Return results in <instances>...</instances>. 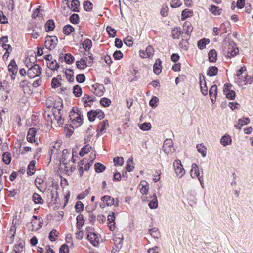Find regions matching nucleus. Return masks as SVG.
<instances>
[{
	"instance_id": "1",
	"label": "nucleus",
	"mask_w": 253,
	"mask_h": 253,
	"mask_svg": "<svg viewBox=\"0 0 253 253\" xmlns=\"http://www.w3.org/2000/svg\"><path fill=\"white\" fill-rule=\"evenodd\" d=\"M27 75L30 78L39 76L41 74V69L40 66L35 64L28 69Z\"/></svg>"
},
{
	"instance_id": "2",
	"label": "nucleus",
	"mask_w": 253,
	"mask_h": 253,
	"mask_svg": "<svg viewBox=\"0 0 253 253\" xmlns=\"http://www.w3.org/2000/svg\"><path fill=\"white\" fill-rule=\"evenodd\" d=\"M162 151L166 154H170L174 152L173 142L171 139H166L164 142L162 148Z\"/></svg>"
},
{
	"instance_id": "3",
	"label": "nucleus",
	"mask_w": 253,
	"mask_h": 253,
	"mask_svg": "<svg viewBox=\"0 0 253 253\" xmlns=\"http://www.w3.org/2000/svg\"><path fill=\"white\" fill-rule=\"evenodd\" d=\"M176 176L180 178L185 174V170L179 160H175L173 164Z\"/></svg>"
},
{
	"instance_id": "4",
	"label": "nucleus",
	"mask_w": 253,
	"mask_h": 253,
	"mask_svg": "<svg viewBox=\"0 0 253 253\" xmlns=\"http://www.w3.org/2000/svg\"><path fill=\"white\" fill-rule=\"evenodd\" d=\"M57 38L55 36H47L46 37L45 46L47 48L52 49L57 44Z\"/></svg>"
},
{
	"instance_id": "5",
	"label": "nucleus",
	"mask_w": 253,
	"mask_h": 253,
	"mask_svg": "<svg viewBox=\"0 0 253 253\" xmlns=\"http://www.w3.org/2000/svg\"><path fill=\"white\" fill-rule=\"evenodd\" d=\"M62 142L61 140L57 141L55 145L52 147L51 149L50 157V158H53L54 159L58 158L59 155V151L60 150V146L61 145Z\"/></svg>"
},
{
	"instance_id": "6",
	"label": "nucleus",
	"mask_w": 253,
	"mask_h": 253,
	"mask_svg": "<svg viewBox=\"0 0 253 253\" xmlns=\"http://www.w3.org/2000/svg\"><path fill=\"white\" fill-rule=\"evenodd\" d=\"M70 120L72 122V124L75 126V127H78L80 126L82 123V119L81 116L75 112H71Z\"/></svg>"
},
{
	"instance_id": "7",
	"label": "nucleus",
	"mask_w": 253,
	"mask_h": 253,
	"mask_svg": "<svg viewBox=\"0 0 253 253\" xmlns=\"http://www.w3.org/2000/svg\"><path fill=\"white\" fill-rule=\"evenodd\" d=\"M86 230L88 232V239L94 246H96L99 243V241L98 236L94 232L91 231V230L90 228H87Z\"/></svg>"
},
{
	"instance_id": "8",
	"label": "nucleus",
	"mask_w": 253,
	"mask_h": 253,
	"mask_svg": "<svg viewBox=\"0 0 253 253\" xmlns=\"http://www.w3.org/2000/svg\"><path fill=\"white\" fill-rule=\"evenodd\" d=\"M51 123L55 126H61L63 124V120L62 119L61 116L58 112L57 114H52L51 118Z\"/></svg>"
},
{
	"instance_id": "9",
	"label": "nucleus",
	"mask_w": 253,
	"mask_h": 253,
	"mask_svg": "<svg viewBox=\"0 0 253 253\" xmlns=\"http://www.w3.org/2000/svg\"><path fill=\"white\" fill-rule=\"evenodd\" d=\"M239 52L233 42H230L228 46L227 56L232 57L235 56Z\"/></svg>"
},
{
	"instance_id": "10",
	"label": "nucleus",
	"mask_w": 253,
	"mask_h": 253,
	"mask_svg": "<svg viewBox=\"0 0 253 253\" xmlns=\"http://www.w3.org/2000/svg\"><path fill=\"white\" fill-rule=\"evenodd\" d=\"M101 200L102 201L104 204L102 205L100 204V206L102 208H104L105 203L108 206H111L113 205L115 202L114 199L108 195H106L102 197L101 198Z\"/></svg>"
},
{
	"instance_id": "11",
	"label": "nucleus",
	"mask_w": 253,
	"mask_h": 253,
	"mask_svg": "<svg viewBox=\"0 0 253 253\" xmlns=\"http://www.w3.org/2000/svg\"><path fill=\"white\" fill-rule=\"evenodd\" d=\"M154 54V49L151 46H148L145 51H141L140 56L142 58H149Z\"/></svg>"
},
{
	"instance_id": "12",
	"label": "nucleus",
	"mask_w": 253,
	"mask_h": 253,
	"mask_svg": "<svg viewBox=\"0 0 253 253\" xmlns=\"http://www.w3.org/2000/svg\"><path fill=\"white\" fill-rule=\"evenodd\" d=\"M8 70L9 72L11 73V77L12 79L14 80L18 70L17 65L14 61L10 62L8 65Z\"/></svg>"
},
{
	"instance_id": "13",
	"label": "nucleus",
	"mask_w": 253,
	"mask_h": 253,
	"mask_svg": "<svg viewBox=\"0 0 253 253\" xmlns=\"http://www.w3.org/2000/svg\"><path fill=\"white\" fill-rule=\"evenodd\" d=\"M190 175L192 178H198L200 179V173L198 166L196 164H193L192 165V169L190 171Z\"/></svg>"
},
{
	"instance_id": "14",
	"label": "nucleus",
	"mask_w": 253,
	"mask_h": 253,
	"mask_svg": "<svg viewBox=\"0 0 253 253\" xmlns=\"http://www.w3.org/2000/svg\"><path fill=\"white\" fill-rule=\"evenodd\" d=\"M211 101L212 103L215 101L216 96L217 94V87L214 85L211 87L209 91Z\"/></svg>"
},
{
	"instance_id": "15",
	"label": "nucleus",
	"mask_w": 253,
	"mask_h": 253,
	"mask_svg": "<svg viewBox=\"0 0 253 253\" xmlns=\"http://www.w3.org/2000/svg\"><path fill=\"white\" fill-rule=\"evenodd\" d=\"M92 91L98 96H101L103 94V86L98 84L92 86Z\"/></svg>"
},
{
	"instance_id": "16",
	"label": "nucleus",
	"mask_w": 253,
	"mask_h": 253,
	"mask_svg": "<svg viewBox=\"0 0 253 253\" xmlns=\"http://www.w3.org/2000/svg\"><path fill=\"white\" fill-rule=\"evenodd\" d=\"M139 187L140 189V191L142 194L144 195L148 193L149 190V184L146 181H141L139 186Z\"/></svg>"
},
{
	"instance_id": "17",
	"label": "nucleus",
	"mask_w": 253,
	"mask_h": 253,
	"mask_svg": "<svg viewBox=\"0 0 253 253\" xmlns=\"http://www.w3.org/2000/svg\"><path fill=\"white\" fill-rule=\"evenodd\" d=\"M161 63V61L159 59H158L156 60V62L154 65L153 71L156 75L159 74L162 71Z\"/></svg>"
},
{
	"instance_id": "18",
	"label": "nucleus",
	"mask_w": 253,
	"mask_h": 253,
	"mask_svg": "<svg viewBox=\"0 0 253 253\" xmlns=\"http://www.w3.org/2000/svg\"><path fill=\"white\" fill-rule=\"evenodd\" d=\"M76 65L78 69H84L87 66H91L92 62L89 61L88 64H85L84 60L81 59L80 61H76Z\"/></svg>"
},
{
	"instance_id": "19",
	"label": "nucleus",
	"mask_w": 253,
	"mask_h": 253,
	"mask_svg": "<svg viewBox=\"0 0 253 253\" xmlns=\"http://www.w3.org/2000/svg\"><path fill=\"white\" fill-rule=\"evenodd\" d=\"M71 157L70 154L68 150H64L62 152V158L60 160V162L64 164H66L69 161Z\"/></svg>"
},
{
	"instance_id": "20",
	"label": "nucleus",
	"mask_w": 253,
	"mask_h": 253,
	"mask_svg": "<svg viewBox=\"0 0 253 253\" xmlns=\"http://www.w3.org/2000/svg\"><path fill=\"white\" fill-rule=\"evenodd\" d=\"M41 32V27L35 26L32 29L30 30L29 32L32 37L34 39H37L39 36Z\"/></svg>"
},
{
	"instance_id": "21",
	"label": "nucleus",
	"mask_w": 253,
	"mask_h": 253,
	"mask_svg": "<svg viewBox=\"0 0 253 253\" xmlns=\"http://www.w3.org/2000/svg\"><path fill=\"white\" fill-rule=\"evenodd\" d=\"M36 132V131L35 128H31L29 129L27 136V139L29 142H33V141H35L34 137Z\"/></svg>"
},
{
	"instance_id": "22",
	"label": "nucleus",
	"mask_w": 253,
	"mask_h": 253,
	"mask_svg": "<svg viewBox=\"0 0 253 253\" xmlns=\"http://www.w3.org/2000/svg\"><path fill=\"white\" fill-rule=\"evenodd\" d=\"M158 205V200L156 195H154L150 197V200L149 203V206L151 209H156Z\"/></svg>"
},
{
	"instance_id": "23",
	"label": "nucleus",
	"mask_w": 253,
	"mask_h": 253,
	"mask_svg": "<svg viewBox=\"0 0 253 253\" xmlns=\"http://www.w3.org/2000/svg\"><path fill=\"white\" fill-rule=\"evenodd\" d=\"M21 86L23 88V90L25 94L29 95L32 93V90L30 88V86L28 85V83L26 81H22L21 83Z\"/></svg>"
},
{
	"instance_id": "24",
	"label": "nucleus",
	"mask_w": 253,
	"mask_h": 253,
	"mask_svg": "<svg viewBox=\"0 0 253 253\" xmlns=\"http://www.w3.org/2000/svg\"><path fill=\"white\" fill-rule=\"evenodd\" d=\"M15 233V226H13L11 228L9 232V235L7 236L6 238V241L8 243L11 244L13 242V238L14 237Z\"/></svg>"
},
{
	"instance_id": "25",
	"label": "nucleus",
	"mask_w": 253,
	"mask_h": 253,
	"mask_svg": "<svg viewBox=\"0 0 253 253\" xmlns=\"http://www.w3.org/2000/svg\"><path fill=\"white\" fill-rule=\"evenodd\" d=\"M250 120L248 118L240 119L235 126L237 129H241L242 126L248 124Z\"/></svg>"
},
{
	"instance_id": "26",
	"label": "nucleus",
	"mask_w": 253,
	"mask_h": 253,
	"mask_svg": "<svg viewBox=\"0 0 253 253\" xmlns=\"http://www.w3.org/2000/svg\"><path fill=\"white\" fill-rule=\"evenodd\" d=\"M210 40L208 39L203 38L198 42V47L200 49H203L206 47V45L209 44Z\"/></svg>"
},
{
	"instance_id": "27",
	"label": "nucleus",
	"mask_w": 253,
	"mask_h": 253,
	"mask_svg": "<svg viewBox=\"0 0 253 253\" xmlns=\"http://www.w3.org/2000/svg\"><path fill=\"white\" fill-rule=\"evenodd\" d=\"M231 30L230 25L228 22H225L220 25V31L221 33H227Z\"/></svg>"
},
{
	"instance_id": "28",
	"label": "nucleus",
	"mask_w": 253,
	"mask_h": 253,
	"mask_svg": "<svg viewBox=\"0 0 253 253\" xmlns=\"http://www.w3.org/2000/svg\"><path fill=\"white\" fill-rule=\"evenodd\" d=\"M51 85L54 88H57L61 86V80L57 78H53L52 80Z\"/></svg>"
},
{
	"instance_id": "29",
	"label": "nucleus",
	"mask_w": 253,
	"mask_h": 253,
	"mask_svg": "<svg viewBox=\"0 0 253 253\" xmlns=\"http://www.w3.org/2000/svg\"><path fill=\"white\" fill-rule=\"evenodd\" d=\"M183 30L188 35L190 34L193 30L192 24L189 22H186L183 25Z\"/></svg>"
},
{
	"instance_id": "30",
	"label": "nucleus",
	"mask_w": 253,
	"mask_h": 253,
	"mask_svg": "<svg viewBox=\"0 0 253 253\" xmlns=\"http://www.w3.org/2000/svg\"><path fill=\"white\" fill-rule=\"evenodd\" d=\"M47 66L51 70L54 71L56 70L59 67L55 60L47 62Z\"/></svg>"
},
{
	"instance_id": "31",
	"label": "nucleus",
	"mask_w": 253,
	"mask_h": 253,
	"mask_svg": "<svg viewBox=\"0 0 253 253\" xmlns=\"http://www.w3.org/2000/svg\"><path fill=\"white\" fill-rule=\"evenodd\" d=\"M218 69L215 66L210 67L207 71V75L209 76H215L217 74Z\"/></svg>"
},
{
	"instance_id": "32",
	"label": "nucleus",
	"mask_w": 253,
	"mask_h": 253,
	"mask_svg": "<svg viewBox=\"0 0 253 253\" xmlns=\"http://www.w3.org/2000/svg\"><path fill=\"white\" fill-rule=\"evenodd\" d=\"M36 162L35 161H32L28 166L27 170V174L29 175H32L35 172V167Z\"/></svg>"
},
{
	"instance_id": "33",
	"label": "nucleus",
	"mask_w": 253,
	"mask_h": 253,
	"mask_svg": "<svg viewBox=\"0 0 253 253\" xmlns=\"http://www.w3.org/2000/svg\"><path fill=\"white\" fill-rule=\"evenodd\" d=\"M220 142L223 146H226L231 143V139L228 135H225L221 138Z\"/></svg>"
},
{
	"instance_id": "34",
	"label": "nucleus",
	"mask_w": 253,
	"mask_h": 253,
	"mask_svg": "<svg viewBox=\"0 0 253 253\" xmlns=\"http://www.w3.org/2000/svg\"><path fill=\"white\" fill-rule=\"evenodd\" d=\"M223 91L226 96V97L231 100L234 99L235 96V92L233 90L224 88Z\"/></svg>"
},
{
	"instance_id": "35",
	"label": "nucleus",
	"mask_w": 253,
	"mask_h": 253,
	"mask_svg": "<svg viewBox=\"0 0 253 253\" xmlns=\"http://www.w3.org/2000/svg\"><path fill=\"white\" fill-rule=\"evenodd\" d=\"M217 53L215 50H211L209 52V60L211 62H214L216 60Z\"/></svg>"
},
{
	"instance_id": "36",
	"label": "nucleus",
	"mask_w": 253,
	"mask_h": 253,
	"mask_svg": "<svg viewBox=\"0 0 253 253\" xmlns=\"http://www.w3.org/2000/svg\"><path fill=\"white\" fill-rule=\"evenodd\" d=\"M92 150V147L89 145H85L84 146L80 151L79 155L81 156H83L86 154H87Z\"/></svg>"
},
{
	"instance_id": "37",
	"label": "nucleus",
	"mask_w": 253,
	"mask_h": 253,
	"mask_svg": "<svg viewBox=\"0 0 253 253\" xmlns=\"http://www.w3.org/2000/svg\"><path fill=\"white\" fill-rule=\"evenodd\" d=\"M33 200L35 204H42L43 200L42 198L37 193H34L33 195Z\"/></svg>"
},
{
	"instance_id": "38",
	"label": "nucleus",
	"mask_w": 253,
	"mask_h": 253,
	"mask_svg": "<svg viewBox=\"0 0 253 253\" xmlns=\"http://www.w3.org/2000/svg\"><path fill=\"white\" fill-rule=\"evenodd\" d=\"M77 227L78 229H81L84 224V219L83 215H79L77 217Z\"/></svg>"
},
{
	"instance_id": "39",
	"label": "nucleus",
	"mask_w": 253,
	"mask_h": 253,
	"mask_svg": "<svg viewBox=\"0 0 253 253\" xmlns=\"http://www.w3.org/2000/svg\"><path fill=\"white\" fill-rule=\"evenodd\" d=\"M54 23L52 20H48L45 25V28L46 31H52L54 29Z\"/></svg>"
},
{
	"instance_id": "40",
	"label": "nucleus",
	"mask_w": 253,
	"mask_h": 253,
	"mask_svg": "<svg viewBox=\"0 0 253 253\" xmlns=\"http://www.w3.org/2000/svg\"><path fill=\"white\" fill-rule=\"evenodd\" d=\"M124 43L128 46H132L133 44V39L130 36H127L124 40Z\"/></svg>"
},
{
	"instance_id": "41",
	"label": "nucleus",
	"mask_w": 253,
	"mask_h": 253,
	"mask_svg": "<svg viewBox=\"0 0 253 253\" xmlns=\"http://www.w3.org/2000/svg\"><path fill=\"white\" fill-rule=\"evenodd\" d=\"M109 126V124L107 120L102 121L101 124L98 126V128L100 129V132H103Z\"/></svg>"
},
{
	"instance_id": "42",
	"label": "nucleus",
	"mask_w": 253,
	"mask_h": 253,
	"mask_svg": "<svg viewBox=\"0 0 253 253\" xmlns=\"http://www.w3.org/2000/svg\"><path fill=\"white\" fill-rule=\"evenodd\" d=\"M83 46L85 50L89 49L92 46L91 41L88 39L85 40L83 42Z\"/></svg>"
},
{
	"instance_id": "43",
	"label": "nucleus",
	"mask_w": 253,
	"mask_h": 253,
	"mask_svg": "<svg viewBox=\"0 0 253 253\" xmlns=\"http://www.w3.org/2000/svg\"><path fill=\"white\" fill-rule=\"evenodd\" d=\"M181 34V30L178 28H175L172 31V37L174 39H179Z\"/></svg>"
},
{
	"instance_id": "44",
	"label": "nucleus",
	"mask_w": 253,
	"mask_h": 253,
	"mask_svg": "<svg viewBox=\"0 0 253 253\" xmlns=\"http://www.w3.org/2000/svg\"><path fill=\"white\" fill-rule=\"evenodd\" d=\"M113 161L116 166H121L124 164V159L122 157H115Z\"/></svg>"
},
{
	"instance_id": "45",
	"label": "nucleus",
	"mask_w": 253,
	"mask_h": 253,
	"mask_svg": "<svg viewBox=\"0 0 253 253\" xmlns=\"http://www.w3.org/2000/svg\"><path fill=\"white\" fill-rule=\"evenodd\" d=\"M3 161L6 164H9L11 162V157L10 154L8 152H5L3 153Z\"/></svg>"
},
{
	"instance_id": "46",
	"label": "nucleus",
	"mask_w": 253,
	"mask_h": 253,
	"mask_svg": "<svg viewBox=\"0 0 253 253\" xmlns=\"http://www.w3.org/2000/svg\"><path fill=\"white\" fill-rule=\"evenodd\" d=\"M79 6V1L77 0H73L71 3V9L74 11H78V9Z\"/></svg>"
},
{
	"instance_id": "47",
	"label": "nucleus",
	"mask_w": 253,
	"mask_h": 253,
	"mask_svg": "<svg viewBox=\"0 0 253 253\" xmlns=\"http://www.w3.org/2000/svg\"><path fill=\"white\" fill-rule=\"evenodd\" d=\"M244 70H245L243 67H242L237 71L236 76H237V78L236 80L239 84H241L242 83V78L243 77H240V76L243 74Z\"/></svg>"
},
{
	"instance_id": "48",
	"label": "nucleus",
	"mask_w": 253,
	"mask_h": 253,
	"mask_svg": "<svg viewBox=\"0 0 253 253\" xmlns=\"http://www.w3.org/2000/svg\"><path fill=\"white\" fill-rule=\"evenodd\" d=\"M201 89L202 94L204 95H206L208 94V87L207 86L205 81H204V83L202 84V81H200Z\"/></svg>"
},
{
	"instance_id": "49",
	"label": "nucleus",
	"mask_w": 253,
	"mask_h": 253,
	"mask_svg": "<svg viewBox=\"0 0 253 253\" xmlns=\"http://www.w3.org/2000/svg\"><path fill=\"white\" fill-rule=\"evenodd\" d=\"M139 127L143 131H147L151 129V125L150 123H144L139 126Z\"/></svg>"
},
{
	"instance_id": "50",
	"label": "nucleus",
	"mask_w": 253,
	"mask_h": 253,
	"mask_svg": "<svg viewBox=\"0 0 253 253\" xmlns=\"http://www.w3.org/2000/svg\"><path fill=\"white\" fill-rule=\"evenodd\" d=\"M192 12L188 9H185L182 12V19L185 20L186 18L191 16Z\"/></svg>"
},
{
	"instance_id": "51",
	"label": "nucleus",
	"mask_w": 253,
	"mask_h": 253,
	"mask_svg": "<svg viewBox=\"0 0 253 253\" xmlns=\"http://www.w3.org/2000/svg\"><path fill=\"white\" fill-rule=\"evenodd\" d=\"M149 234L155 238H158L160 234L156 228H153L149 230Z\"/></svg>"
},
{
	"instance_id": "52",
	"label": "nucleus",
	"mask_w": 253,
	"mask_h": 253,
	"mask_svg": "<svg viewBox=\"0 0 253 253\" xmlns=\"http://www.w3.org/2000/svg\"><path fill=\"white\" fill-rule=\"evenodd\" d=\"M74 30V28L70 25H66L63 28V32L66 35L70 34Z\"/></svg>"
},
{
	"instance_id": "53",
	"label": "nucleus",
	"mask_w": 253,
	"mask_h": 253,
	"mask_svg": "<svg viewBox=\"0 0 253 253\" xmlns=\"http://www.w3.org/2000/svg\"><path fill=\"white\" fill-rule=\"evenodd\" d=\"M132 159H129V160L127 161V165L126 167V169L128 172L132 171L134 169V167L132 166Z\"/></svg>"
},
{
	"instance_id": "54",
	"label": "nucleus",
	"mask_w": 253,
	"mask_h": 253,
	"mask_svg": "<svg viewBox=\"0 0 253 253\" xmlns=\"http://www.w3.org/2000/svg\"><path fill=\"white\" fill-rule=\"evenodd\" d=\"M34 219L32 220V221L31 222V224H32V226L33 227L32 229V230H37L38 228H39V223L37 222V217L35 216H33Z\"/></svg>"
},
{
	"instance_id": "55",
	"label": "nucleus",
	"mask_w": 253,
	"mask_h": 253,
	"mask_svg": "<svg viewBox=\"0 0 253 253\" xmlns=\"http://www.w3.org/2000/svg\"><path fill=\"white\" fill-rule=\"evenodd\" d=\"M198 151L200 153L203 157H205L206 154V149L202 145H198L197 146Z\"/></svg>"
},
{
	"instance_id": "56",
	"label": "nucleus",
	"mask_w": 253,
	"mask_h": 253,
	"mask_svg": "<svg viewBox=\"0 0 253 253\" xmlns=\"http://www.w3.org/2000/svg\"><path fill=\"white\" fill-rule=\"evenodd\" d=\"M105 166L99 163L95 164V169L97 172H102L105 170Z\"/></svg>"
},
{
	"instance_id": "57",
	"label": "nucleus",
	"mask_w": 253,
	"mask_h": 253,
	"mask_svg": "<svg viewBox=\"0 0 253 253\" xmlns=\"http://www.w3.org/2000/svg\"><path fill=\"white\" fill-rule=\"evenodd\" d=\"M73 93L76 97H79L82 94V89L79 86H75L73 88Z\"/></svg>"
},
{
	"instance_id": "58",
	"label": "nucleus",
	"mask_w": 253,
	"mask_h": 253,
	"mask_svg": "<svg viewBox=\"0 0 253 253\" xmlns=\"http://www.w3.org/2000/svg\"><path fill=\"white\" fill-rule=\"evenodd\" d=\"M96 112L95 111H91L87 113V116L88 117V119L90 121H93L95 120V118L96 117Z\"/></svg>"
},
{
	"instance_id": "59",
	"label": "nucleus",
	"mask_w": 253,
	"mask_h": 253,
	"mask_svg": "<svg viewBox=\"0 0 253 253\" xmlns=\"http://www.w3.org/2000/svg\"><path fill=\"white\" fill-rule=\"evenodd\" d=\"M210 10L214 15H219L221 12V9L215 6H211Z\"/></svg>"
},
{
	"instance_id": "60",
	"label": "nucleus",
	"mask_w": 253,
	"mask_h": 253,
	"mask_svg": "<svg viewBox=\"0 0 253 253\" xmlns=\"http://www.w3.org/2000/svg\"><path fill=\"white\" fill-rule=\"evenodd\" d=\"M64 59L67 63L71 64L73 62L74 58L70 54H67L65 56Z\"/></svg>"
},
{
	"instance_id": "61",
	"label": "nucleus",
	"mask_w": 253,
	"mask_h": 253,
	"mask_svg": "<svg viewBox=\"0 0 253 253\" xmlns=\"http://www.w3.org/2000/svg\"><path fill=\"white\" fill-rule=\"evenodd\" d=\"M100 103L104 107H108L111 103V100L108 98H103L100 100Z\"/></svg>"
},
{
	"instance_id": "62",
	"label": "nucleus",
	"mask_w": 253,
	"mask_h": 253,
	"mask_svg": "<svg viewBox=\"0 0 253 253\" xmlns=\"http://www.w3.org/2000/svg\"><path fill=\"white\" fill-rule=\"evenodd\" d=\"M94 97L92 96H87L83 98L84 103L85 106H87L89 105V103L93 101Z\"/></svg>"
},
{
	"instance_id": "63",
	"label": "nucleus",
	"mask_w": 253,
	"mask_h": 253,
	"mask_svg": "<svg viewBox=\"0 0 253 253\" xmlns=\"http://www.w3.org/2000/svg\"><path fill=\"white\" fill-rule=\"evenodd\" d=\"M92 3L88 1H84L83 4L84 8L86 11H90L92 9Z\"/></svg>"
},
{
	"instance_id": "64",
	"label": "nucleus",
	"mask_w": 253,
	"mask_h": 253,
	"mask_svg": "<svg viewBox=\"0 0 253 253\" xmlns=\"http://www.w3.org/2000/svg\"><path fill=\"white\" fill-rule=\"evenodd\" d=\"M106 30L109 35L112 37H114L116 35V31L111 27L107 26Z\"/></svg>"
}]
</instances>
